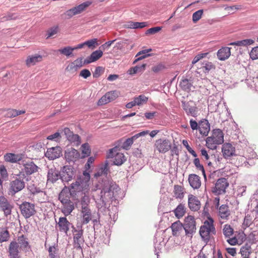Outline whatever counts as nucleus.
<instances>
[{
  "mask_svg": "<svg viewBox=\"0 0 258 258\" xmlns=\"http://www.w3.org/2000/svg\"><path fill=\"white\" fill-rule=\"evenodd\" d=\"M92 190L97 192V196L95 201L99 211L101 212L108 211V214L111 218L112 213L110 212L108 206L113 201L122 199V197L119 196L121 192L120 188L113 181L104 179L99 181Z\"/></svg>",
  "mask_w": 258,
  "mask_h": 258,
  "instance_id": "1",
  "label": "nucleus"
},
{
  "mask_svg": "<svg viewBox=\"0 0 258 258\" xmlns=\"http://www.w3.org/2000/svg\"><path fill=\"white\" fill-rule=\"evenodd\" d=\"M90 175L87 171L77 177L76 181L72 183L69 188L70 195H76L77 192H82L85 194L89 190Z\"/></svg>",
  "mask_w": 258,
  "mask_h": 258,
  "instance_id": "2",
  "label": "nucleus"
},
{
  "mask_svg": "<svg viewBox=\"0 0 258 258\" xmlns=\"http://www.w3.org/2000/svg\"><path fill=\"white\" fill-rule=\"evenodd\" d=\"M58 200L62 204L61 211L66 216H69L75 209L74 203L70 200V195L61 191L58 196Z\"/></svg>",
  "mask_w": 258,
  "mask_h": 258,
  "instance_id": "3",
  "label": "nucleus"
},
{
  "mask_svg": "<svg viewBox=\"0 0 258 258\" xmlns=\"http://www.w3.org/2000/svg\"><path fill=\"white\" fill-rule=\"evenodd\" d=\"M207 147L211 149L215 150L218 145L224 142V134L220 129H215L212 132V135L209 137L206 140Z\"/></svg>",
  "mask_w": 258,
  "mask_h": 258,
  "instance_id": "4",
  "label": "nucleus"
},
{
  "mask_svg": "<svg viewBox=\"0 0 258 258\" xmlns=\"http://www.w3.org/2000/svg\"><path fill=\"white\" fill-rule=\"evenodd\" d=\"M214 220L211 218H208L207 220L204 222L200 229V234L207 243L210 240L211 234H216V229L213 224Z\"/></svg>",
  "mask_w": 258,
  "mask_h": 258,
  "instance_id": "5",
  "label": "nucleus"
},
{
  "mask_svg": "<svg viewBox=\"0 0 258 258\" xmlns=\"http://www.w3.org/2000/svg\"><path fill=\"white\" fill-rule=\"evenodd\" d=\"M19 164L23 166L21 167L19 174L25 178L26 176L30 175L38 171L39 167L33 161L27 158L24 157Z\"/></svg>",
  "mask_w": 258,
  "mask_h": 258,
  "instance_id": "6",
  "label": "nucleus"
},
{
  "mask_svg": "<svg viewBox=\"0 0 258 258\" xmlns=\"http://www.w3.org/2000/svg\"><path fill=\"white\" fill-rule=\"evenodd\" d=\"M24 176L19 173L16 175V178L11 181L10 184V192L12 195H14L19 191L22 190L25 186V182Z\"/></svg>",
  "mask_w": 258,
  "mask_h": 258,
  "instance_id": "7",
  "label": "nucleus"
},
{
  "mask_svg": "<svg viewBox=\"0 0 258 258\" xmlns=\"http://www.w3.org/2000/svg\"><path fill=\"white\" fill-rule=\"evenodd\" d=\"M118 147H115L109 150L107 157L113 159V164L117 166L122 165L125 161L126 158L124 154L118 152Z\"/></svg>",
  "mask_w": 258,
  "mask_h": 258,
  "instance_id": "8",
  "label": "nucleus"
},
{
  "mask_svg": "<svg viewBox=\"0 0 258 258\" xmlns=\"http://www.w3.org/2000/svg\"><path fill=\"white\" fill-rule=\"evenodd\" d=\"M183 225L185 235L187 236L191 237L194 233L196 231V221L194 217L188 216L186 217Z\"/></svg>",
  "mask_w": 258,
  "mask_h": 258,
  "instance_id": "9",
  "label": "nucleus"
},
{
  "mask_svg": "<svg viewBox=\"0 0 258 258\" xmlns=\"http://www.w3.org/2000/svg\"><path fill=\"white\" fill-rule=\"evenodd\" d=\"M13 208L14 205L11 200L4 196L0 195V211L6 217L11 215Z\"/></svg>",
  "mask_w": 258,
  "mask_h": 258,
  "instance_id": "10",
  "label": "nucleus"
},
{
  "mask_svg": "<svg viewBox=\"0 0 258 258\" xmlns=\"http://www.w3.org/2000/svg\"><path fill=\"white\" fill-rule=\"evenodd\" d=\"M73 228V241L74 246L77 249H82V245L84 243V239L83 237V230L82 227H80L78 229H76L74 226H72Z\"/></svg>",
  "mask_w": 258,
  "mask_h": 258,
  "instance_id": "11",
  "label": "nucleus"
},
{
  "mask_svg": "<svg viewBox=\"0 0 258 258\" xmlns=\"http://www.w3.org/2000/svg\"><path fill=\"white\" fill-rule=\"evenodd\" d=\"M228 186L229 183L227 179L226 178L221 177L216 181L212 191L216 195L224 194Z\"/></svg>",
  "mask_w": 258,
  "mask_h": 258,
  "instance_id": "12",
  "label": "nucleus"
},
{
  "mask_svg": "<svg viewBox=\"0 0 258 258\" xmlns=\"http://www.w3.org/2000/svg\"><path fill=\"white\" fill-rule=\"evenodd\" d=\"M64 158L68 163L74 164L81 159V154L77 150L71 147L65 150Z\"/></svg>",
  "mask_w": 258,
  "mask_h": 258,
  "instance_id": "13",
  "label": "nucleus"
},
{
  "mask_svg": "<svg viewBox=\"0 0 258 258\" xmlns=\"http://www.w3.org/2000/svg\"><path fill=\"white\" fill-rule=\"evenodd\" d=\"M19 208L21 214L26 219L30 218L36 213L34 205L29 202H24L22 203L20 205Z\"/></svg>",
  "mask_w": 258,
  "mask_h": 258,
  "instance_id": "14",
  "label": "nucleus"
},
{
  "mask_svg": "<svg viewBox=\"0 0 258 258\" xmlns=\"http://www.w3.org/2000/svg\"><path fill=\"white\" fill-rule=\"evenodd\" d=\"M92 2L90 1L84 2L80 5L67 11L65 14L68 17V18H71L75 15L81 14L85 11L87 8L90 6Z\"/></svg>",
  "mask_w": 258,
  "mask_h": 258,
  "instance_id": "15",
  "label": "nucleus"
},
{
  "mask_svg": "<svg viewBox=\"0 0 258 258\" xmlns=\"http://www.w3.org/2000/svg\"><path fill=\"white\" fill-rule=\"evenodd\" d=\"M75 169L71 166H64L60 171V179L63 182H69L75 176Z\"/></svg>",
  "mask_w": 258,
  "mask_h": 258,
  "instance_id": "16",
  "label": "nucleus"
},
{
  "mask_svg": "<svg viewBox=\"0 0 258 258\" xmlns=\"http://www.w3.org/2000/svg\"><path fill=\"white\" fill-rule=\"evenodd\" d=\"M182 107L188 116L196 117L198 114V109L191 101L185 102L182 101Z\"/></svg>",
  "mask_w": 258,
  "mask_h": 258,
  "instance_id": "17",
  "label": "nucleus"
},
{
  "mask_svg": "<svg viewBox=\"0 0 258 258\" xmlns=\"http://www.w3.org/2000/svg\"><path fill=\"white\" fill-rule=\"evenodd\" d=\"M155 146L159 153H165L170 150L171 145L168 140L161 139L156 140Z\"/></svg>",
  "mask_w": 258,
  "mask_h": 258,
  "instance_id": "18",
  "label": "nucleus"
},
{
  "mask_svg": "<svg viewBox=\"0 0 258 258\" xmlns=\"http://www.w3.org/2000/svg\"><path fill=\"white\" fill-rule=\"evenodd\" d=\"M118 93L116 91L108 92L99 100L98 104L99 105L106 104L115 100L118 97Z\"/></svg>",
  "mask_w": 258,
  "mask_h": 258,
  "instance_id": "19",
  "label": "nucleus"
},
{
  "mask_svg": "<svg viewBox=\"0 0 258 258\" xmlns=\"http://www.w3.org/2000/svg\"><path fill=\"white\" fill-rule=\"evenodd\" d=\"M63 132L67 139L70 142L77 146L81 144V140L79 135L74 134L69 128H64Z\"/></svg>",
  "mask_w": 258,
  "mask_h": 258,
  "instance_id": "20",
  "label": "nucleus"
},
{
  "mask_svg": "<svg viewBox=\"0 0 258 258\" xmlns=\"http://www.w3.org/2000/svg\"><path fill=\"white\" fill-rule=\"evenodd\" d=\"M62 155L61 148L59 147L50 148L47 149L45 156L50 160H54Z\"/></svg>",
  "mask_w": 258,
  "mask_h": 258,
  "instance_id": "21",
  "label": "nucleus"
},
{
  "mask_svg": "<svg viewBox=\"0 0 258 258\" xmlns=\"http://www.w3.org/2000/svg\"><path fill=\"white\" fill-rule=\"evenodd\" d=\"M188 205L189 208L192 211H198L201 207V203L198 198L192 195L188 196Z\"/></svg>",
  "mask_w": 258,
  "mask_h": 258,
  "instance_id": "22",
  "label": "nucleus"
},
{
  "mask_svg": "<svg viewBox=\"0 0 258 258\" xmlns=\"http://www.w3.org/2000/svg\"><path fill=\"white\" fill-rule=\"evenodd\" d=\"M19 245L16 241H12L9 246V258H21L19 250Z\"/></svg>",
  "mask_w": 258,
  "mask_h": 258,
  "instance_id": "23",
  "label": "nucleus"
},
{
  "mask_svg": "<svg viewBox=\"0 0 258 258\" xmlns=\"http://www.w3.org/2000/svg\"><path fill=\"white\" fill-rule=\"evenodd\" d=\"M222 152L225 158H228L235 155V147L230 143H225L222 146Z\"/></svg>",
  "mask_w": 258,
  "mask_h": 258,
  "instance_id": "24",
  "label": "nucleus"
},
{
  "mask_svg": "<svg viewBox=\"0 0 258 258\" xmlns=\"http://www.w3.org/2000/svg\"><path fill=\"white\" fill-rule=\"evenodd\" d=\"M82 224H87L92 220V212L90 208L80 209Z\"/></svg>",
  "mask_w": 258,
  "mask_h": 258,
  "instance_id": "25",
  "label": "nucleus"
},
{
  "mask_svg": "<svg viewBox=\"0 0 258 258\" xmlns=\"http://www.w3.org/2000/svg\"><path fill=\"white\" fill-rule=\"evenodd\" d=\"M179 85L180 88L184 91L189 92L195 89L192 80L186 78L182 79Z\"/></svg>",
  "mask_w": 258,
  "mask_h": 258,
  "instance_id": "26",
  "label": "nucleus"
},
{
  "mask_svg": "<svg viewBox=\"0 0 258 258\" xmlns=\"http://www.w3.org/2000/svg\"><path fill=\"white\" fill-rule=\"evenodd\" d=\"M60 178V172L55 168L49 169L47 173V181L53 183Z\"/></svg>",
  "mask_w": 258,
  "mask_h": 258,
  "instance_id": "27",
  "label": "nucleus"
},
{
  "mask_svg": "<svg viewBox=\"0 0 258 258\" xmlns=\"http://www.w3.org/2000/svg\"><path fill=\"white\" fill-rule=\"evenodd\" d=\"M103 55V52L101 50L93 51L89 56L84 60V63L89 64L99 59Z\"/></svg>",
  "mask_w": 258,
  "mask_h": 258,
  "instance_id": "28",
  "label": "nucleus"
},
{
  "mask_svg": "<svg viewBox=\"0 0 258 258\" xmlns=\"http://www.w3.org/2000/svg\"><path fill=\"white\" fill-rule=\"evenodd\" d=\"M58 225L60 231L64 232L67 233L69 230V228L72 224L67 220L66 217H60L59 218Z\"/></svg>",
  "mask_w": 258,
  "mask_h": 258,
  "instance_id": "29",
  "label": "nucleus"
},
{
  "mask_svg": "<svg viewBox=\"0 0 258 258\" xmlns=\"http://www.w3.org/2000/svg\"><path fill=\"white\" fill-rule=\"evenodd\" d=\"M188 180L190 185L194 189H198L201 185L200 177L196 174H190Z\"/></svg>",
  "mask_w": 258,
  "mask_h": 258,
  "instance_id": "30",
  "label": "nucleus"
},
{
  "mask_svg": "<svg viewBox=\"0 0 258 258\" xmlns=\"http://www.w3.org/2000/svg\"><path fill=\"white\" fill-rule=\"evenodd\" d=\"M24 157L22 155L13 153H7L4 156L6 161L12 163L19 162V163L21 162Z\"/></svg>",
  "mask_w": 258,
  "mask_h": 258,
  "instance_id": "31",
  "label": "nucleus"
},
{
  "mask_svg": "<svg viewBox=\"0 0 258 258\" xmlns=\"http://www.w3.org/2000/svg\"><path fill=\"white\" fill-rule=\"evenodd\" d=\"M217 57L220 60H225L229 57L231 55L230 48L228 47H223L218 50Z\"/></svg>",
  "mask_w": 258,
  "mask_h": 258,
  "instance_id": "32",
  "label": "nucleus"
},
{
  "mask_svg": "<svg viewBox=\"0 0 258 258\" xmlns=\"http://www.w3.org/2000/svg\"><path fill=\"white\" fill-rule=\"evenodd\" d=\"M171 228L173 235L177 236L182 232L183 225L179 221H178L172 224Z\"/></svg>",
  "mask_w": 258,
  "mask_h": 258,
  "instance_id": "33",
  "label": "nucleus"
},
{
  "mask_svg": "<svg viewBox=\"0 0 258 258\" xmlns=\"http://www.w3.org/2000/svg\"><path fill=\"white\" fill-rule=\"evenodd\" d=\"M218 215L223 219H228L230 211L227 205H222L218 209Z\"/></svg>",
  "mask_w": 258,
  "mask_h": 258,
  "instance_id": "34",
  "label": "nucleus"
},
{
  "mask_svg": "<svg viewBox=\"0 0 258 258\" xmlns=\"http://www.w3.org/2000/svg\"><path fill=\"white\" fill-rule=\"evenodd\" d=\"M198 129L201 135L207 136L210 130V124L208 120L202 121L199 124Z\"/></svg>",
  "mask_w": 258,
  "mask_h": 258,
  "instance_id": "35",
  "label": "nucleus"
},
{
  "mask_svg": "<svg viewBox=\"0 0 258 258\" xmlns=\"http://www.w3.org/2000/svg\"><path fill=\"white\" fill-rule=\"evenodd\" d=\"M18 244L20 245V248L22 250L25 252L29 250L30 246L29 244L27 238L23 235L18 237Z\"/></svg>",
  "mask_w": 258,
  "mask_h": 258,
  "instance_id": "36",
  "label": "nucleus"
},
{
  "mask_svg": "<svg viewBox=\"0 0 258 258\" xmlns=\"http://www.w3.org/2000/svg\"><path fill=\"white\" fill-rule=\"evenodd\" d=\"M84 63L83 58L81 57H79L73 62L71 63L67 67V69L70 70H77L78 69L83 66Z\"/></svg>",
  "mask_w": 258,
  "mask_h": 258,
  "instance_id": "37",
  "label": "nucleus"
},
{
  "mask_svg": "<svg viewBox=\"0 0 258 258\" xmlns=\"http://www.w3.org/2000/svg\"><path fill=\"white\" fill-rule=\"evenodd\" d=\"M42 60V56L41 55L29 56L26 60V64L29 66H33Z\"/></svg>",
  "mask_w": 258,
  "mask_h": 258,
  "instance_id": "38",
  "label": "nucleus"
},
{
  "mask_svg": "<svg viewBox=\"0 0 258 258\" xmlns=\"http://www.w3.org/2000/svg\"><path fill=\"white\" fill-rule=\"evenodd\" d=\"M10 237V233L7 228H0V243L8 241Z\"/></svg>",
  "mask_w": 258,
  "mask_h": 258,
  "instance_id": "39",
  "label": "nucleus"
},
{
  "mask_svg": "<svg viewBox=\"0 0 258 258\" xmlns=\"http://www.w3.org/2000/svg\"><path fill=\"white\" fill-rule=\"evenodd\" d=\"M174 196L176 199H181L184 197V188L179 185H175L174 186Z\"/></svg>",
  "mask_w": 258,
  "mask_h": 258,
  "instance_id": "40",
  "label": "nucleus"
},
{
  "mask_svg": "<svg viewBox=\"0 0 258 258\" xmlns=\"http://www.w3.org/2000/svg\"><path fill=\"white\" fill-rule=\"evenodd\" d=\"M109 172L108 169V163L107 161H105V163L104 165L101 167L97 173L95 174V176L96 177L101 176L102 175L106 177Z\"/></svg>",
  "mask_w": 258,
  "mask_h": 258,
  "instance_id": "41",
  "label": "nucleus"
},
{
  "mask_svg": "<svg viewBox=\"0 0 258 258\" xmlns=\"http://www.w3.org/2000/svg\"><path fill=\"white\" fill-rule=\"evenodd\" d=\"M174 213L177 218L179 219L182 217L185 213L184 205L182 204H180L174 210Z\"/></svg>",
  "mask_w": 258,
  "mask_h": 258,
  "instance_id": "42",
  "label": "nucleus"
},
{
  "mask_svg": "<svg viewBox=\"0 0 258 258\" xmlns=\"http://www.w3.org/2000/svg\"><path fill=\"white\" fill-rule=\"evenodd\" d=\"M74 50H75L74 47L68 46L59 49L57 51L60 54L66 55L67 57H70L72 55Z\"/></svg>",
  "mask_w": 258,
  "mask_h": 258,
  "instance_id": "43",
  "label": "nucleus"
},
{
  "mask_svg": "<svg viewBox=\"0 0 258 258\" xmlns=\"http://www.w3.org/2000/svg\"><path fill=\"white\" fill-rule=\"evenodd\" d=\"M251 246L250 244L246 243L244 246H242L240 249V252L242 256L244 258H249V255L251 252Z\"/></svg>",
  "mask_w": 258,
  "mask_h": 258,
  "instance_id": "44",
  "label": "nucleus"
},
{
  "mask_svg": "<svg viewBox=\"0 0 258 258\" xmlns=\"http://www.w3.org/2000/svg\"><path fill=\"white\" fill-rule=\"evenodd\" d=\"M82 149V156L81 158H84L90 156L91 153V150L88 143L83 144L81 146Z\"/></svg>",
  "mask_w": 258,
  "mask_h": 258,
  "instance_id": "45",
  "label": "nucleus"
},
{
  "mask_svg": "<svg viewBox=\"0 0 258 258\" xmlns=\"http://www.w3.org/2000/svg\"><path fill=\"white\" fill-rule=\"evenodd\" d=\"M223 233L226 238H229L233 235L234 230L230 225L226 224L224 226Z\"/></svg>",
  "mask_w": 258,
  "mask_h": 258,
  "instance_id": "46",
  "label": "nucleus"
},
{
  "mask_svg": "<svg viewBox=\"0 0 258 258\" xmlns=\"http://www.w3.org/2000/svg\"><path fill=\"white\" fill-rule=\"evenodd\" d=\"M25 113V110H18L16 109H8L6 113V116L8 117H14L19 115Z\"/></svg>",
  "mask_w": 258,
  "mask_h": 258,
  "instance_id": "47",
  "label": "nucleus"
},
{
  "mask_svg": "<svg viewBox=\"0 0 258 258\" xmlns=\"http://www.w3.org/2000/svg\"><path fill=\"white\" fill-rule=\"evenodd\" d=\"M134 100L137 105L140 106L146 104L148 101V97L144 95H140L138 97H134Z\"/></svg>",
  "mask_w": 258,
  "mask_h": 258,
  "instance_id": "48",
  "label": "nucleus"
},
{
  "mask_svg": "<svg viewBox=\"0 0 258 258\" xmlns=\"http://www.w3.org/2000/svg\"><path fill=\"white\" fill-rule=\"evenodd\" d=\"M90 200L88 196L85 195L80 200L81 209L89 208Z\"/></svg>",
  "mask_w": 258,
  "mask_h": 258,
  "instance_id": "49",
  "label": "nucleus"
},
{
  "mask_svg": "<svg viewBox=\"0 0 258 258\" xmlns=\"http://www.w3.org/2000/svg\"><path fill=\"white\" fill-rule=\"evenodd\" d=\"M97 41L98 40L97 38H94L85 41V45L87 46L89 48L93 49L98 45Z\"/></svg>",
  "mask_w": 258,
  "mask_h": 258,
  "instance_id": "50",
  "label": "nucleus"
},
{
  "mask_svg": "<svg viewBox=\"0 0 258 258\" xmlns=\"http://www.w3.org/2000/svg\"><path fill=\"white\" fill-rule=\"evenodd\" d=\"M203 14V10H199L196 11V12L192 14V21L194 23H196L201 18Z\"/></svg>",
  "mask_w": 258,
  "mask_h": 258,
  "instance_id": "51",
  "label": "nucleus"
},
{
  "mask_svg": "<svg viewBox=\"0 0 258 258\" xmlns=\"http://www.w3.org/2000/svg\"><path fill=\"white\" fill-rule=\"evenodd\" d=\"M58 27L57 26H54L51 28H50L48 31H47V37L46 38L48 39L51 37H52L54 35L56 34L58 32Z\"/></svg>",
  "mask_w": 258,
  "mask_h": 258,
  "instance_id": "52",
  "label": "nucleus"
},
{
  "mask_svg": "<svg viewBox=\"0 0 258 258\" xmlns=\"http://www.w3.org/2000/svg\"><path fill=\"white\" fill-rule=\"evenodd\" d=\"M194 163L197 169H198L199 170H201L204 176H205V171L204 168V166L200 164V160L199 158H195L194 160Z\"/></svg>",
  "mask_w": 258,
  "mask_h": 258,
  "instance_id": "53",
  "label": "nucleus"
},
{
  "mask_svg": "<svg viewBox=\"0 0 258 258\" xmlns=\"http://www.w3.org/2000/svg\"><path fill=\"white\" fill-rule=\"evenodd\" d=\"M249 55L252 60L258 59V46L255 47L251 50Z\"/></svg>",
  "mask_w": 258,
  "mask_h": 258,
  "instance_id": "54",
  "label": "nucleus"
},
{
  "mask_svg": "<svg viewBox=\"0 0 258 258\" xmlns=\"http://www.w3.org/2000/svg\"><path fill=\"white\" fill-rule=\"evenodd\" d=\"M162 29V27H152L148 29L145 34L146 35L154 34L159 32Z\"/></svg>",
  "mask_w": 258,
  "mask_h": 258,
  "instance_id": "55",
  "label": "nucleus"
},
{
  "mask_svg": "<svg viewBox=\"0 0 258 258\" xmlns=\"http://www.w3.org/2000/svg\"><path fill=\"white\" fill-rule=\"evenodd\" d=\"M134 142L131 138L127 139L123 143L122 147L125 150H128Z\"/></svg>",
  "mask_w": 258,
  "mask_h": 258,
  "instance_id": "56",
  "label": "nucleus"
},
{
  "mask_svg": "<svg viewBox=\"0 0 258 258\" xmlns=\"http://www.w3.org/2000/svg\"><path fill=\"white\" fill-rule=\"evenodd\" d=\"M208 54V53H200L197 54L193 59L192 61V64L196 63L198 61H199L200 59L202 58H203L205 57Z\"/></svg>",
  "mask_w": 258,
  "mask_h": 258,
  "instance_id": "57",
  "label": "nucleus"
},
{
  "mask_svg": "<svg viewBox=\"0 0 258 258\" xmlns=\"http://www.w3.org/2000/svg\"><path fill=\"white\" fill-rule=\"evenodd\" d=\"M115 41H116V39H114V40H111V41H107V42H105V43H104L103 44H102L100 47V48L102 49L103 50H105L106 49H108L109 48V47H110L111 44L114 42H115Z\"/></svg>",
  "mask_w": 258,
  "mask_h": 258,
  "instance_id": "58",
  "label": "nucleus"
},
{
  "mask_svg": "<svg viewBox=\"0 0 258 258\" xmlns=\"http://www.w3.org/2000/svg\"><path fill=\"white\" fill-rule=\"evenodd\" d=\"M90 72L87 69H84L80 72V76L84 78V79H87L91 76Z\"/></svg>",
  "mask_w": 258,
  "mask_h": 258,
  "instance_id": "59",
  "label": "nucleus"
},
{
  "mask_svg": "<svg viewBox=\"0 0 258 258\" xmlns=\"http://www.w3.org/2000/svg\"><path fill=\"white\" fill-rule=\"evenodd\" d=\"M134 29L143 28L147 26V23L134 22Z\"/></svg>",
  "mask_w": 258,
  "mask_h": 258,
  "instance_id": "60",
  "label": "nucleus"
},
{
  "mask_svg": "<svg viewBox=\"0 0 258 258\" xmlns=\"http://www.w3.org/2000/svg\"><path fill=\"white\" fill-rule=\"evenodd\" d=\"M189 124L192 130H196L198 129L199 128V124H198L197 122L194 120L193 119H191L189 121Z\"/></svg>",
  "mask_w": 258,
  "mask_h": 258,
  "instance_id": "61",
  "label": "nucleus"
},
{
  "mask_svg": "<svg viewBox=\"0 0 258 258\" xmlns=\"http://www.w3.org/2000/svg\"><path fill=\"white\" fill-rule=\"evenodd\" d=\"M246 186H241L238 188L237 189V196H243V194L246 191Z\"/></svg>",
  "mask_w": 258,
  "mask_h": 258,
  "instance_id": "62",
  "label": "nucleus"
},
{
  "mask_svg": "<svg viewBox=\"0 0 258 258\" xmlns=\"http://www.w3.org/2000/svg\"><path fill=\"white\" fill-rule=\"evenodd\" d=\"M205 70L207 72L210 71L213 69H214V66L211 62H206L204 66Z\"/></svg>",
  "mask_w": 258,
  "mask_h": 258,
  "instance_id": "63",
  "label": "nucleus"
},
{
  "mask_svg": "<svg viewBox=\"0 0 258 258\" xmlns=\"http://www.w3.org/2000/svg\"><path fill=\"white\" fill-rule=\"evenodd\" d=\"M55 248L54 246H50L48 249L49 255L50 258H55Z\"/></svg>",
  "mask_w": 258,
  "mask_h": 258,
  "instance_id": "64",
  "label": "nucleus"
}]
</instances>
